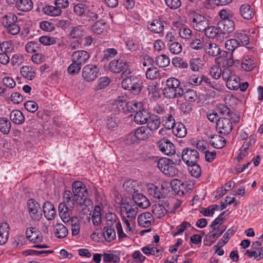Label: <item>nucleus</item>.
I'll use <instances>...</instances> for the list:
<instances>
[{
    "instance_id": "40",
    "label": "nucleus",
    "mask_w": 263,
    "mask_h": 263,
    "mask_svg": "<svg viewBox=\"0 0 263 263\" xmlns=\"http://www.w3.org/2000/svg\"><path fill=\"white\" fill-rule=\"evenodd\" d=\"M187 166L189 172L192 176L195 178H198L200 176L201 170L200 165L197 163L190 164Z\"/></svg>"
},
{
    "instance_id": "58",
    "label": "nucleus",
    "mask_w": 263,
    "mask_h": 263,
    "mask_svg": "<svg viewBox=\"0 0 263 263\" xmlns=\"http://www.w3.org/2000/svg\"><path fill=\"white\" fill-rule=\"evenodd\" d=\"M39 42L44 45L49 46L53 45L56 41L54 37L50 36H42L39 38Z\"/></svg>"
},
{
    "instance_id": "29",
    "label": "nucleus",
    "mask_w": 263,
    "mask_h": 263,
    "mask_svg": "<svg viewBox=\"0 0 263 263\" xmlns=\"http://www.w3.org/2000/svg\"><path fill=\"white\" fill-rule=\"evenodd\" d=\"M10 119L15 124H21L25 121V117L19 110H13L10 115Z\"/></svg>"
},
{
    "instance_id": "25",
    "label": "nucleus",
    "mask_w": 263,
    "mask_h": 263,
    "mask_svg": "<svg viewBox=\"0 0 263 263\" xmlns=\"http://www.w3.org/2000/svg\"><path fill=\"white\" fill-rule=\"evenodd\" d=\"M117 105L118 106H120V107H122L123 105V104L124 103L126 108L127 110L130 112H134L137 111H138L139 109H142V104L140 102H123L122 101L118 100L116 101ZM119 108V107H118Z\"/></svg>"
},
{
    "instance_id": "64",
    "label": "nucleus",
    "mask_w": 263,
    "mask_h": 263,
    "mask_svg": "<svg viewBox=\"0 0 263 263\" xmlns=\"http://www.w3.org/2000/svg\"><path fill=\"white\" fill-rule=\"evenodd\" d=\"M241 67L244 70L250 71L254 68V63L250 59H246L241 62Z\"/></svg>"
},
{
    "instance_id": "43",
    "label": "nucleus",
    "mask_w": 263,
    "mask_h": 263,
    "mask_svg": "<svg viewBox=\"0 0 263 263\" xmlns=\"http://www.w3.org/2000/svg\"><path fill=\"white\" fill-rule=\"evenodd\" d=\"M173 133L179 138H183L186 135L187 131L185 126L181 123L175 126L173 128Z\"/></svg>"
},
{
    "instance_id": "24",
    "label": "nucleus",
    "mask_w": 263,
    "mask_h": 263,
    "mask_svg": "<svg viewBox=\"0 0 263 263\" xmlns=\"http://www.w3.org/2000/svg\"><path fill=\"white\" fill-rule=\"evenodd\" d=\"M88 8H89L88 3L85 0L83 2L75 5L73 7V11L78 16H84L85 14L88 12Z\"/></svg>"
},
{
    "instance_id": "48",
    "label": "nucleus",
    "mask_w": 263,
    "mask_h": 263,
    "mask_svg": "<svg viewBox=\"0 0 263 263\" xmlns=\"http://www.w3.org/2000/svg\"><path fill=\"white\" fill-rule=\"evenodd\" d=\"M163 121L164 122L163 125L166 128L173 129L176 125L175 119L171 115L167 114L166 116L163 117Z\"/></svg>"
},
{
    "instance_id": "55",
    "label": "nucleus",
    "mask_w": 263,
    "mask_h": 263,
    "mask_svg": "<svg viewBox=\"0 0 263 263\" xmlns=\"http://www.w3.org/2000/svg\"><path fill=\"white\" fill-rule=\"evenodd\" d=\"M110 83V79L107 77L100 78L98 80V84L96 86L97 90L104 89Z\"/></svg>"
},
{
    "instance_id": "7",
    "label": "nucleus",
    "mask_w": 263,
    "mask_h": 263,
    "mask_svg": "<svg viewBox=\"0 0 263 263\" xmlns=\"http://www.w3.org/2000/svg\"><path fill=\"white\" fill-rule=\"evenodd\" d=\"M232 121L230 118L222 117L216 121V130L219 134L224 135L230 134L233 129Z\"/></svg>"
},
{
    "instance_id": "52",
    "label": "nucleus",
    "mask_w": 263,
    "mask_h": 263,
    "mask_svg": "<svg viewBox=\"0 0 263 263\" xmlns=\"http://www.w3.org/2000/svg\"><path fill=\"white\" fill-rule=\"evenodd\" d=\"M72 62V64H71L68 67L67 71L71 75H75L80 72L82 65L76 62Z\"/></svg>"
},
{
    "instance_id": "13",
    "label": "nucleus",
    "mask_w": 263,
    "mask_h": 263,
    "mask_svg": "<svg viewBox=\"0 0 263 263\" xmlns=\"http://www.w3.org/2000/svg\"><path fill=\"white\" fill-rule=\"evenodd\" d=\"M157 146L162 153L166 155H172L175 153V146L170 141L163 138L157 143Z\"/></svg>"
},
{
    "instance_id": "45",
    "label": "nucleus",
    "mask_w": 263,
    "mask_h": 263,
    "mask_svg": "<svg viewBox=\"0 0 263 263\" xmlns=\"http://www.w3.org/2000/svg\"><path fill=\"white\" fill-rule=\"evenodd\" d=\"M103 261L104 263L114 262L118 263L120 260L119 256L114 254L113 253H105L102 255Z\"/></svg>"
},
{
    "instance_id": "16",
    "label": "nucleus",
    "mask_w": 263,
    "mask_h": 263,
    "mask_svg": "<svg viewBox=\"0 0 263 263\" xmlns=\"http://www.w3.org/2000/svg\"><path fill=\"white\" fill-rule=\"evenodd\" d=\"M133 203L136 206H138L142 209H145L150 205V202L149 200L141 193H137L135 191L132 196Z\"/></svg>"
},
{
    "instance_id": "15",
    "label": "nucleus",
    "mask_w": 263,
    "mask_h": 263,
    "mask_svg": "<svg viewBox=\"0 0 263 263\" xmlns=\"http://www.w3.org/2000/svg\"><path fill=\"white\" fill-rule=\"evenodd\" d=\"M217 110L219 114L223 116H228L231 120H233L234 123L239 121L240 117L236 115V113L232 111L229 107L224 104H219L217 105Z\"/></svg>"
},
{
    "instance_id": "8",
    "label": "nucleus",
    "mask_w": 263,
    "mask_h": 263,
    "mask_svg": "<svg viewBox=\"0 0 263 263\" xmlns=\"http://www.w3.org/2000/svg\"><path fill=\"white\" fill-rule=\"evenodd\" d=\"M76 199H71L64 201L59 205V215L62 219L65 220L72 214Z\"/></svg>"
},
{
    "instance_id": "23",
    "label": "nucleus",
    "mask_w": 263,
    "mask_h": 263,
    "mask_svg": "<svg viewBox=\"0 0 263 263\" xmlns=\"http://www.w3.org/2000/svg\"><path fill=\"white\" fill-rule=\"evenodd\" d=\"M239 13L245 20H251L254 15V12L253 8L249 4H243L239 8Z\"/></svg>"
},
{
    "instance_id": "56",
    "label": "nucleus",
    "mask_w": 263,
    "mask_h": 263,
    "mask_svg": "<svg viewBox=\"0 0 263 263\" xmlns=\"http://www.w3.org/2000/svg\"><path fill=\"white\" fill-rule=\"evenodd\" d=\"M236 37L239 44V46H247L249 43L250 39L246 34L238 33Z\"/></svg>"
},
{
    "instance_id": "10",
    "label": "nucleus",
    "mask_w": 263,
    "mask_h": 263,
    "mask_svg": "<svg viewBox=\"0 0 263 263\" xmlns=\"http://www.w3.org/2000/svg\"><path fill=\"white\" fill-rule=\"evenodd\" d=\"M181 158L187 165H190V164L198 163L199 155L197 151L195 149L185 148L182 151Z\"/></svg>"
},
{
    "instance_id": "19",
    "label": "nucleus",
    "mask_w": 263,
    "mask_h": 263,
    "mask_svg": "<svg viewBox=\"0 0 263 263\" xmlns=\"http://www.w3.org/2000/svg\"><path fill=\"white\" fill-rule=\"evenodd\" d=\"M164 28L163 23L159 20H154L151 22H148L147 24L148 29L155 33L162 34L163 35Z\"/></svg>"
},
{
    "instance_id": "60",
    "label": "nucleus",
    "mask_w": 263,
    "mask_h": 263,
    "mask_svg": "<svg viewBox=\"0 0 263 263\" xmlns=\"http://www.w3.org/2000/svg\"><path fill=\"white\" fill-rule=\"evenodd\" d=\"M40 44L35 42H29L27 43L25 46L26 50L28 53H33L39 48Z\"/></svg>"
},
{
    "instance_id": "33",
    "label": "nucleus",
    "mask_w": 263,
    "mask_h": 263,
    "mask_svg": "<svg viewBox=\"0 0 263 263\" xmlns=\"http://www.w3.org/2000/svg\"><path fill=\"white\" fill-rule=\"evenodd\" d=\"M213 140H210V144L213 147L220 149L225 146L226 139L224 137L219 135H216L212 137Z\"/></svg>"
},
{
    "instance_id": "44",
    "label": "nucleus",
    "mask_w": 263,
    "mask_h": 263,
    "mask_svg": "<svg viewBox=\"0 0 263 263\" xmlns=\"http://www.w3.org/2000/svg\"><path fill=\"white\" fill-rule=\"evenodd\" d=\"M235 231L232 229H229L224 233L222 238L220 239L216 245V247H222L226 244L229 240L230 238L234 233Z\"/></svg>"
},
{
    "instance_id": "9",
    "label": "nucleus",
    "mask_w": 263,
    "mask_h": 263,
    "mask_svg": "<svg viewBox=\"0 0 263 263\" xmlns=\"http://www.w3.org/2000/svg\"><path fill=\"white\" fill-rule=\"evenodd\" d=\"M28 212L33 221H39L42 217V210L39 203L33 199H30L27 203Z\"/></svg>"
},
{
    "instance_id": "42",
    "label": "nucleus",
    "mask_w": 263,
    "mask_h": 263,
    "mask_svg": "<svg viewBox=\"0 0 263 263\" xmlns=\"http://www.w3.org/2000/svg\"><path fill=\"white\" fill-rule=\"evenodd\" d=\"M152 213L158 218H160L164 216L166 212V210L164 206L162 204H155L152 206Z\"/></svg>"
},
{
    "instance_id": "59",
    "label": "nucleus",
    "mask_w": 263,
    "mask_h": 263,
    "mask_svg": "<svg viewBox=\"0 0 263 263\" xmlns=\"http://www.w3.org/2000/svg\"><path fill=\"white\" fill-rule=\"evenodd\" d=\"M179 35L181 38L189 40L192 37V31L189 28L186 27H183L180 29Z\"/></svg>"
},
{
    "instance_id": "35",
    "label": "nucleus",
    "mask_w": 263,
    "mask_h": 263,
    "mask_svg": "<svg viewBox=\"0 0 263 263\" xmlns=\"http://www.w3.org/2000/svg\"><path fill=\"white\" fill-rule=\"evenodd\" d=\"M21 73L23 77L30 80H33L35 76L33 68L29 66H23L21 68Z\"/></svg>"
},
{
    "instance_id": "53",
    "label": "nucleus",
    "mask_w": 263,
    "mask_h": 263,
    "mask_svg": "<svg viewBox=\"0 0 263 263\" xmlns=\"http://www.w3.org/2000/svg\"><path fill=\"white\" fill-rule=\"evenodd\" d=\"M170 51L174 54L180 53L182 51V46L177 42H173L169 44Z\"/></svg>"
},
{
    "instance_id": "51",
    "label": "nucleus",
    "mask_w": 263,
    "mask_h": 263,
    "mask_svg": "<svg viewBox=\"0 0 263 263\" xmlns=\"http://www.w3.org/2000/svg\"><path fill=\"white\" fill-rule=\"evenodd\" d=\"M239 46V44L236 37L228 40L225 43V47L227 49L233 53L235 49Z\"/></svg>"
},
{
    "instance_id": "54",
    "label": "nucleus",
    "mask_w": 263,
    "mask_h": 263,
    "mask_svg": "<svg viewBox=\"0 0 263 263\" xmlns=\"http://www.w3.org/2000/svg\"><path fill=\"white\" fill-rule=\"evenodd\" d=\"M172 64L176 67L180 68H185L188 66V64L186 61L180 57H175L172 59Z\"/></svg>"
},
{
    "instance_id": "41",
    "label": "nucleus",
    "mask_w": 263,
    "mask_h": 263,
    "mask_svg": "<svg viewBox=\"0 0 263 263\" xmlns=\"http://www.w3.org/2000/svg\"><path fill=\"white\" fill-rule=\"evenodd\" d=\"M17 20V17L16 15L13 13H9L2 18V24L5 27H6L15 23Z\"/></svg>"
},
{
    "instance_id": "6",
    "label": "nucleus",
    "mask_w": 263,
    "mask_h": 263,
    "mask_svg": "<svg viewBox=\"0 0 263 263\" xmlns=\"http://www.w3.org/2000/svg\"><path fill=\"white\" fill-rule=\"evenodd\" d=\"M128 64L123 60H114L111 61L109 65V70L114 73H119L123 71L122 78H124L126 74L131 73L130 71H127Z\"/></svg>"
},
{
    "instance_id": "2",
    "label": "nucleus",
    "mask_w": 263,
    "mask_h": 263,
    "mask_svg": "<svg viewBox=\"0 0 263 263\" xmlns=\"http://www.w3.org/2000/svg\"><path fill=\"white\" fill-rule=\"evenodd\" d=\"M166 86L163 89L164 96L169 99L179 98L182 96L183 88L180 82L175 78H169L166 82Z\"/></svg>"
},
{
    "instance_id": "26",
    "label": "nucleus",
    "mask_w": 263,
    "mask_h": 263,
    "mask_svg": "<svg viewBox=\"0 0 263 263\" xmlns=\"http://www.w3.org/2000/svg\"><path fill=\"white\" fill-rule=\"evenodd\" d=\"M9 234V226L7 223L0 224V245L5 244L8 240Z\"/></svg>"
},
{
    "instance_id": "18",
    "label": "nucleus",
    "mask_w": 263,
    "mask_h": 263,
    "mask_svg": "<svg viewBox=\"0 0 263 263\" xmlns=\"http://www.w3.org/2000/svg\"><path fill=\"white\" fill-rule=\"evenodd\" d=\"M72 61L76 62L82 65L85 64L89 59V54L85 50H78L74 51L72 55Z\"/></svg>"
},
{
    "instance_id": "32",
    "label": "nucleus",
    "mask_w": 263,
    "mask_h": 263,
    "mask_svg": "<svg viewBox=\"0 0 263 263\" xmlns=\"http://www.w3.org/2000/svg\"><path fill=\"white\" fill-rule=\"evenodd\" d=\"M68 231L67 228L62 223H57L54 227V234L58 238H63L67 236Z\"/></svg>"
},
{
    "instance_id": "34",
    "label": "nucleus",
    "mask_w": 263,
    "mask_h": 263,
    "mask_svg": "<svg viewBox=\"0 0 263 263\" xmlns=\"http://www.w3.org/2000/svg\"><path fill=\"white\" fill-rule=\"evenodd\" d=\"M205 52L209 55L215 57L220 53V49L218 46L215 43H210L208 44L204 48Z\"/></svg>"
},
{
    "instance_id": "5",
    "label": "nucleus",
    "mask_w": 263,
    "mask_h": 263,
    "mask_svg": "<svg viewBox=\"0 0 263 263\" xmlns=\"http://www.w3.org/2000/svg\"><path fill=\"white\" fill-rule=\"evenodd\" d=\"M191 24L197 31H202L209 25V21L204 15L194 12L191 17Z\"/></svg>"
},
{
    "instance_id": "49",
    "label": "nucleus",
    "mask_w": 263,
    "mask_h": 263,
    "mask_svg": "<svg viewBox=\"0 0 263 263\" xmlns=\"http://www.w3.org/2000/svg\"><path fill=\"white\" fill-rule=\"evenodd\" d=\"M205 35L209 38L213 39L219 33L220 29L215 26H211L206 27V29L203 30Z\"/></svg>"
},
{
    "instance_id": "57",
    "label": "nucleus",
    "mask_w": 263,
    "mask_h": 263,
    "mask_svg": "<svg viewBox=\"0 0 263 263\" xmlns=\"http://www.w3.org/2000/svg\"><path fill=\"white\" fill-rule=\"evenodd\" d=\"M259 254H257V252L256 250L250 251L247 250L245 253V255H247L249 257H254L257 260H259L263 258V248H260Z\"/></svg>"
},
{
    "instance_id": "62",
    "label": "nucleus",
    "mask_w": 263,
    "mask_h": 263,
    "mask_svg": "<svg viewBox=\"0 0 263 263\" xmlns=\"http://www.w3.org/2000/svg\"><path fill=\"white\" fill-rule=\"evenodd\" d=\"M40 28L45 31H52L54 29V24L47 21H44L40 23Z\"/></svg>"
},
{
    "instance_id": "47",
    "label": "nucleus",
    "mask_w": 263,
    "mask_h": 263,
    "mask_svg": "<svg viewBox=\"0 0 263 263\" xmlns=\"http://www.w3.org/2000/svg\"><path fill=\"white\" fill-rule=\"evenodd\" d=\"M103 230L104 237L107 241L110 242L116 238V234L114 228H104Z\"/></svg>"
},
{
    "instance_id": "14",
    "label": "nucleus",
    "mask_w": 263,
    "mask_h": 263,
    "mask_svg": "<svg viewBox=\"0 0 263 263\" xmlns=\"http://www.w3.org/2000/svg\"><path fill=\"white\" fill-rule=\"evenodd\" d=\"M72 192L76 198L77 197L83 199L84 196H88V191L83 183L80 181H76L72 183Z\"/></svg>"
},
{
    "instance_id": "11",
    "label": "nucleus",
    "mask_w": 263,
    "mask_h": 263,
    "mask_svg": "<svg viewBox=\"0 0 263 263\" xmlns=\"http://www.w3.org/2000/svg\"><path fill=\"white\" fill-rule=\"evenodd\" d=\"M98 68L93 65L88 64L82 69V77L87 82L94 81L99 76Z\"/></svg>"
},
{
    "instance_id": "30",
    "label": "nucleus",
    "mask_w": 263,
    "mask_h": 263,
    "mask_svg": "<svg viewBox=\"0 0 263 263\" xmlns=\"http://www.w3.org/2000/svg\"><path fill=\"white\" fill-rule=\"evenodd\" d=\"M152 215L151 213L145 212L143 213L138 217V223L139 226L147 228L151 225V221L148 219H151Z\"/></svg>"
},
{
    "instance_id": "22",
    "label": "nucleus",
    "mask_w": 263,
    "mask_h": 263,
    "mask_svg": "<svg viewBox=\"0 0 263 263\" xmlns=\"http://www.w3.org/2000/svg\"><path fill=\"white\" fill-rule=\"evenodd\" d=\"M147 127L151 132L154 131L158 129L160 126V119L158 116L152 114L149 116L146 121Z\"/></svg>"
},
{
    "instance_id": "27",
    "label": "nucleus",
    "mask_w": 263,
    "mask_h": 263,
    "mask_svg": "<svg viewBox=\"0 0 263 263\" xmlns=\"http://www.w3.org/2000/svg\"><path fill=\"white\" fill-rule=\"evenodd\" d=\"M92 31L97 35L103 34L107 30V24L103 20L98 21L92 26Z\"/></svg>"
},
{
    "instance_id": "1",
    "label": "nucleus",
    "mask_w": 263,
    "mask_h": 263,
    "mask_svg": "<svg viewBox=\"0 0 263 263\" xmlns=\"http://www.w3.org/2000/svg\"><path fill=\"white\" fill-rule=\"evenodd\" d=\"M181 161L180 159L173 161L172 160L165 157L155 158L154 159V162L157 164V166L159 170L164 175L168 177H174L178 174V170L174 165H180Z\"/></svg>"
},
{
    "instance_id": "61",
    "label": "nucleus",
    "mask_w": 263,
    "mask_h": 263,
    "mask_svg": "<svg viewBox=\"0 0 263 263\" xmlns=\"http://www.w3.org/2000/svg\"><path fill=\"white\" fill-rule=\"evenodd\" d=\"M26 110L31 112H35L38 109L37 104L33 101H28L24 104Z\"/></svg>"
},
{
    "instance_id": "46",
    "label": "nucleus",
    "mask_w": 263,
    "mask_h": 263,
    "mask_svg": "<svg viewBox=\"0 0 263 263\" xmlns=\"http://www.w3.org/2000/svg\"><path fill=\"white\" fill-rule=\"evenodd\" d=\"M145 74L146 78L150 80L157 79L160 76L158 69L157 67L153 66H152L147 69Z\"/></svg>"
},
{
    "instance_id": "63",
    "label": "nucleus",
    "mask_w": 263,
    "mask_h": 263,
    "mask_svg": "<svg viewBox=\"0 0 263 263\" xmlns=\"http://www.w3.org/2000/svg\"><path fill=\"white\" fill-rule=\"evenodd\" d=\"M210 73L215 79H218L221 74V69L217 65H214L211 68Z\"/></svg>"
},
{
    "instance_id": "17",
    "label": "nucleus",
    "mask_w": 263,
    "mask_h": 263,
    "mask_svg": "<svg viewBox=\"0 0 263 263\" xmlns=\"http://www.w3.org/2000/svg\"><path fill=\"white\" fill-rule=\"evenodd\" d=\"M217 26L220 29V33L223 34L230 33L235 29L234 22L230 19L219 21Z\"/></svg>"
},
{
    "instance_id": "39",
    "label": "nucleus",
    "mask_w": 263,
    "mask_h": 263,
    "mask_svg": "<svg viewBox=\"0 0 263 263\" xmlns=\"http://www.w3.org/2000/svg\"><path fill=\"white\" fill-rule=\"evenodd\" d=\"M155 62L159 67H166L170 63V59L166 55L161 54L156 57Z\"/></svg>"
},
{
    "instance_id": "4",
    "label": "nucleus",
    "mask_w": 263,
    "mask_h": 263,
    "mask_svg": "<svg viewBox=\"0 0 263 263\" xmlns=\"http://www.w3.org/2000/svg\"><path fill=\"white\" fill-rule=\"evenodd\" d=\"M120 213L122 220L128 219L130 222H133L135 220L138 213V208L132 201L125 199L120 204Z\"/></svg>"
},
{
    "instance_id": "38",
    "label": "nucleus",
    "mask_w": 263,
    "mask_h": 263,
    "mask_svg": "<svg viewBox=\"0 0 263 263\" xmlns=\"http://www.w3.org/2000/svg\"><path fill=\"white\" fill-rule=\"evenodd\" d=\"M240 78L236 75H232L228 82H227V87L231 90H237L239 86Z\"/></svg>"
},
{
    "instance_id": "50",
    "label": "nucleus",
    "mask_w": 263,
    "mask_h": 263,
    "mask_svg": "<svg viewBox=\"0 0 263 263\" xmlns=\"http://www.w3.org/2000/svg\"><path fill=\"white\" fill-rule=\"evenodd\" d=\"M185 100L189 102H194L198 98L196 91L193 89H188L185 92L183 90V94Z\"/></svg>"
},
{
    "instance_id": "3",
    "label": "nucleus",
    "mask_w": 263,
    "mask_h": 263,
    "mask_svg": "<svg viewBox=\"0 0 263 263\" xmlns=\"http://www.w3.org/2000/svg\"><path fill=\"white\" fill-rule=\"evenodd\" d=\"M121 82V85L124 89L131 91L135 95H139L143 88V82L139 76H128L126 74Z\"/></svg>"
},
{
    "instance_id": "31",
    "label": "nucleus",
    "mask_w": 263,
    "mask_h": 263,
    "mask_svg": "<svg viewBox=\"0 0 263 263\" xmlns=\"http://www.w3.org/2000/svg\"><path fill=\"white\" fill-rule=\"evenodd\" d=\"M42 11L45 14L51 16H60L62 13V11H60L55 6H54L48 5L44 6L42 8Z\"/></svg>"
},
{
    "instance_id": "20",
    "label": "nucleus",
    "mask_w": 263,
    "mask_h": 263,
    "mask_svg": "<svg viewBox=\"0 0 263 263\" xmlns=\"http://www.w3.org/2000/svg\"><path fill=\"white\" fill-rule=\"evenodd\" d=\"M44 216L48 220L53 219L56 215V211L54 205L51 202L46 201L43 205V210Z\"/></svg>"
},
{
    "instance_id": "37",
    "label": "nucleus",
    "mask_w": 263,
    "mask_h": 263,
    "mask_svg": "<svg viewBox=\"0 0 263 263\" xmlns=\"http://www.w3.org/2000/svg\"><path fill=\"white\" fill-rule=\"evenodd\" d=\"M11 122L6 118H0V130L4 135H8L11 129Z\"/></svg>"
},
{
    "instance_id": "36",
    "label": "nucleus",
    "mask_w": 263,
    "mask_h": 263,
    "mask_svg": "<svg viewBox=\"0 0 263 263\" xmlns=\"http://www.w3.org/2000/svg\"><path fill=\"white\" fill-rule=\"evenodd\" d=\"M147 192L149 194L155 198L161 199L163 198V195L160 189L153 184H151L148 186Z\"/></svg>"
},
{
    "instance_id": "21",
    "label": "nucleus",
    "mask_w": 263,
    "mask_h": 263,
    "mask_svg": "<svg viewBox=\"0 0 263 263\" xmlns=\"http://www.w3.org/2000/svg\"><path fill=\"white\" fill-rule=\"evenodd\" d=\"M150 115L146 109L142 108L136 113L134 117V121L138 124L142 125L146 124Z\"/></svg>"
},
{
    "instance_id": "28",
    "label": "nucleus",
    "mask_w": 263,
    "mask_h": 263,
    "mask_svg": "<svg viewBox=\"0 0 263 263\" xmlns=\"http://www.w3.org/2000/svg\"><path fill=\"white\" fill-rule=\"evenodd\" d=\"M15 6L20 11L27 12L32 10L33 3L31 0H18Z\"/></svg>"
},
{
    "instance_id": "12",
    "label": "nucleus",
    "mask_w": 263,
    "mask_h": 263,
    "mask_svg": "<svg viewBox=\"0 0 263 263\" xmlns=\"http://www.w3.org/2000/svg\"><path fill=\"white\" fill-rule=\"evenodd\" d=\"M152 136L149 129L146 126H141L138 128L134 134L130 133L128 136V139L130 138L133 143L136 139L144 140Z\"/></svg>"
}]
</instances>
